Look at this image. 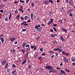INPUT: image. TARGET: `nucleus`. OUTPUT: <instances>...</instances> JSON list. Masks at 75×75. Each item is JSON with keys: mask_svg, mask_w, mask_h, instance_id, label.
<instances>
[{"mask_svg": "<svg viewBox=\"0 0 75 75\" xmlns=\"http://www.w3.org/2000/svg\"><path fill=\"white\" fill-rule=\"evenodd\" d=\"M30 17L31 18V20H34V19L33 18L34 17V14L33 13H31V14Z\"/></svg>", "mask_w": 75, "mask_h": 75, "instance_id": "nucleus-5", "label": "nucleus"}, {"mask_svg": "<svg viewBox=\"0 0 75 75\" xmlns=\"http://www.w3.org/2000/svg\"><path fill=\"white\" fill-rule=\"evenodd\" d=\"M37 30L38 31H41L42 30V27H40L39 28H37Z\"/></svg>", "mask_w": 75, "mask_h": 75, "instance_id": "nucleus-9", "label": "nucleus"}, {"mask_svg": "<svg viewBox=\"0 0 75 75\" xmlns=\"http://www.w3.org/2000/svg\"><path fill=\"white\" fill-rule=\"evenodd\" d=\"M27 10L28 11H30V8H29L28 9H27Z\"/></svg>", "mask_w": 75, "mask_h": 75, "instance_id": "nucleus-53", "label": "nucleus"}, {"mask_svg": "<svg viewBox=\"0 0 75 75\" xmlns=\"http://www.w3.org/2000/svg\"><path fill=\"white\" fill-rule=\"evenodd\" d=\"M20 1L22 3H24V1H22L21 0H20Z\"/></svg>", "mask_w": 75, "mask_h": 75, "instance_id": "nucleus-34", "label": "nucleus"}, {"mask_svg": "<svg viewBox=\"0 0 75 75\" xmlns=\"http://www.w3.org/2000/svg\"><path fill=\"white\" fill-rule=\"evenodd\" d=\"M61 11H64V8L62 7L61 8Z\"/></svg>", "mask_w": 75, "mask_h": 75, "instance_id": "nucleus-29", "label": "nucleus"}, {"mask_svg": "<svg viewBox=\"0 0 75 75\" xmlns=\"http://www.w3.org/2000/svg\"><path fill=\"white\" fill-rule=\"evenodd\" d=\"M52 43H53V44H57V42L56 41V40H54V41H53L52 42Z\"/></svg>", "mask_w": 75, "mask_h": 75, "instance_id": "nucleus-17", "label": "nucleus"}, {"mask_svg": "<svg viewBox=\"0 0 75 75\" xmlns=\"http://www.w3.org/2000/svg\"><path fill=\"white\" fill-rule=\"evenodd\" d=\"M54 20V19H50V21H49L52 24V23H53V20Z\"/></svg>", "mask_w": 75, "mask_h": 75, "instance_id": "nucleus-22", "label": "nucleus"}, {"mask_svg": "<svg viewBox=\"0 0 75 75\" xmlns=\"http://www.w3.org/2000/svg\"><path fill=\"white\" fill-rule=\"evenodd\" d=\"M69 16H72V14L71 13H70L69 14Z\"/></svg>", "mask_w": 75, "mask_h": 75, "instance_id": "nucleus-56", "label": "nucleus"}, {"mask_svg": "<svg viewBox=\"0 0 75 75\" xmlns=\"http://www.w3.org/2000/svg\"><path fill=\"white\" fill-rule=\"evenodd\" d=\"M69 37H70V35H68L67 36V38H69Z\"/></svg>", "mask_w": 75, "mask_h": 75, "instance_id": "nucleus-58", "label": "nucleus"}, {"mask_svg": "<svg viewBox=\"0 0 75 75\" xmlns=\"http://www.w3.org/2000/svg\"><path fill=\"white\" fill-rule=\"evenodd\" d=\"M49 52H50V54H51V53H54V52L52 51H49Z\"/></svg>", "mask_w": 75, "mask_h": 75, "instance_id": "nucleus-45", "label": "nucleus"}, {"mask_svg": "<svg viewBox=\"0 0 75 75\" xmlns=\"http://www.w3.org/2000/svg\"><path fill=\"white\" fill-rule=\"evenodd\" d=\"M37 55H38L37 52H36L34 55V57L35 58V57H36L37 56Z\"/></svg>", "mask_w": 75, "mask_h": 75, "instance_id": "nucleus-23", "label": "nucleus"}, {"mask_svg": "<svg viewBox=\"0 0 75 75\" xmlns=\"http://www.w3.org/2000/svg\"><path fill=\"white\" fill-rule=\"evenodd\" d=\"M24 25L25 26H27L28 25L27 23H24Z\"/></svg>", "mask_w": 75, "mask_h": 75, "instance_id": "nucleus-49", "label": "nucleus"}, {"mask_svg": "<svg viewBox=\"0 0 75 75\" xmlns=\"http://www.w3.org/2000/svg\"><path fill=\"white\" fill-rule=\"evenodd\" d=\"M29 0H26V4H28V2H29Z\"/></svg>", "mask_w": 75, "mask_h": 75, "instance_id": "nucleus-32", "label": "nucleus"}, {"mask_svg": "<svg viewBox=\"0 0 75 75\" xmlns=\"http://www.w3.org/2000/svg\"><path fill=\"white\" fill-rule=\"evenodd\" d=\"M53 29L54 30V31H55V32H57V29H56V28H53Z\"/></svg>", "mask_w": 75, "mask_h": 75, "instance_id": "nucleus-26", "label": "nucleus"}, {"mask_svg": "<svg viewBox=\"0 0 75 75\" xmlns=\"http://www.w3.org/2000/svg\"><path fill=\"white\" fill-rule=\"evenodd\" d=\"M10 15H9V16L8 17V18H9V20H11V13H10Z\"/></svg>", "mask_w": 75, "mask_h": 75, "instance_id": "nucleus-19", "label": "nucleus"}, {"mask_svg": "<svg viewBox=\"0 0 75 75\" xmlns=\"http://www.w3.org/2000/svg\"><path fill=\"white\" fill-rule=\"evenodd\" d=\"M50 31H51V32H53V31H54V30H53L52 29H50Z\"/></svg>", "mask_w": 75, "mask_h": 75, "instance_id": "nucleus-61", "label": "nucleus"}, {"mask_svg": "<svg viewBox=\"0 0 75 75\" xmlns=\"http://www.w3.org/2000/svg\"><path fill=\"white\" fill-rule=\"evenodd\" d=\"M69 72H70V70H67V72H68V73Z\"/></svg>", "mask_w": 75, "mask_h": 75, "instance_id": "nucleus-62", "label": "nucleus"}, {"mask_svg": "<svg viewBox=\"0 0 75 75\" xmlns=\"http://www.w3.org/2000/svg\"><path fill=\"white\" fill-rule=\"evenodd\" d=\"M42 58V56H40V57H39L38 59H41Z\"/></svg>", "mask_w": 75, "mask_h": 75, "instance_id": "nucleus-41", "label": "nucleus"}, {"mask_svg": "<svg viewBox=\"0 0 75 75\" xmlns=\"http://www.w3.org/2000/svg\"><path fill=\"white\" fill-rule=\"evenodd\" d=\"M37 47L35 46L33 49L34 50H35L37 49Z\"/></svg>", "mask_w": 75, "mask_h": 75, "instance_id": "nucleus-54", "label": "nucleus"}, {"mask_svg": "<svg viewBox=\"0 0 75 75\" xmlns=\"http://www.w3.org/2000/svg\"><path fill=\"white\" fill-rule=\"evenodd\" d=\"M57 35L56 34H54V35H53V34H52L51 35V37H52V38H54V37H55Z\"/></svg>", "mask_w": 75, "mask_h": 75, "instance_id": "nucleus-8", "label": "nucleus"}, {"mask_svg": "<svg viewBox=\"0 0 75 75\" xmlns=\"http://www.w3.org/2000/svg\"><path fill=\"white\" fill-rule=\"evenodd\" d=\"M59 48L54 49V51H58Z\"/></svg>", "mask_w": 75, "mask_h": 75, "instance_id": "nucleus-31", "label": "nucleus"}, {"mask_svg": "<svg viewBox=\"0 0 75 75\" xmlns=\"http://www.w3.org/2000/svg\"><path fill=\"white\" fill-rule=\"evenodd\" d=\"M5 66L8 67V63H7L5 64Z\"/></svg>", "mask_w": 75, "mask_h": 75, "instance_id": "nucleus-57", "label": "nucleus"}, {"mask_svg": "<svg viewBox=\"0 0 75 75\" xmlns=\"http://www.w3.org/2000/svg\"><path fill=\"white\" fill-rule=\"evenodd\" d=\"M35 45H34L33 46H31V48H32V49H33V48H34V47H35Z\"/></svg>", "mask_w": 75, "mask_h": 75, "instance_id": "nucleus-40", "label": "nucleus"}, {"mask_svg": "<svg viewBox=\"0 0 75 75\" xmlns=\"http://www.w3.org/2000/svg\"><path fill=\"white\" fill-rule=\"evenodd\" d=\"M48 3V1H45L44 2V4H47Z\"/></svg>", "mask_w": 75, "mask_h": 75, "instance_id": "nucleus-20", "label": "nucleus"}, {"mask_svg": "<svg viewBox=\"0 0 75 75\" xmlns=\"http://www.w3.org/2000/svg\"><path fill=\"white\" fill-rule=\"evenodd\" d=\"M72 65H75V62L73 63H72Z\"/></svg>", "mask_w": 75, "mask_h": 75, "instance_id": "nucleus-64", "label": "nucleus"}, {"mask_svg": "<svg viewBox=\"0 0 75 75\" xmlns=\"http://www.w3.org/2000/svg\"><path fill=\"white\" fill-rule=\"evenodd\" d=\"M41 27V25H36L35 27V29H37V28H38V27Z\"/></svg>", "mask_w": 75, "mask_h": 75, "instance_id": "nucleus-15", "label": "nucleus"}, {"mask_svg": "<svg viewBox=\"0 0 75 75\" xmlns=\"http://www.w3.org/2000/svg\"><path fill=\"white\" fill-rule=\"evenodd\" d=\"M25 47H28V48H30V45H29L28 44L26 45L25 46Z\"/></svg>", "mask_w": 75, "mask_h": 75, "instance_id": "nucleus-27", "label": "nucleus"}, {"mask_svg": "<svg viewBox=\"0 0 75 75\" xmlns=\"http://www.w3.org/2000/svg\"><path fill=\"white\" fill-rule=\"evenodd\" d=\"M50 71L52 72H54V73H57V71L55 70V69H51Z\"/></svg>", "mask_w": 75, "mask_h": 75, "instance_id": "nucleus-6", "label": "nucleus"}, {"mask_svg": "<svg viewBox=\"0 0 75 75\" xmlns=\"http://www.w3.org/2000/svg\"><path fill=\"white\" fill-rule=\"evenodd\" d=\"M71 61L72 62H75V58L74 57H72L71 58Z\"/></svg>", "mask_w": 75, "mask_h": 75, "instance_id": "nucleus-10", "label": "nucleus"}, {"mask_svg": "<svg viewBox=\"0 0 75 75\" xmlns=\"http://www.w3.org/2000/svg\"><path fill=\"white\" fill-rule=\"evenodd\" d=\"M16 71L14 70L13 71H12L11 73V74L12 75H14L15 73H16Z\"/></svg>", "mask_w": 75, "mask_h": 75, "instance_id": "nucleus-25", "label": "nucleus"}, {"mask_svg": "<svg viewBox=\"0 0 75 75\" xmlns=\"http://www.w3.org/2000/svg\"><path fill=\"white\" fill-rule=\"evenodd\" d=\"M57 24H53V26L54 27H56V26H57Z\"/></svg>", "mask_w": 75, "mask_h": 75, "instance_id": "nucleus-38", "label": "nucleus"}, {"mask_svg": "<svg viewBox=\"0 0 75 75\" xmlns=\"http://www.w3.org/2000/svg\"><path fill=\"white\" fill-rule=\"evenodd\" d=\"M49 2H50V3H51L52 4H53V3H54V2H53V1H52V0H49Z\"/></svg>", "mask_w": 75, "mask_h": 75, "instance_id": "nucleus-24", "label": "nucleus"}, {"mask_svg": "<svg viewBox=\"0 0 75 75\" xmlns=\"http://www.w3.org/2000/svg\"><path fill=\"white\" fill-rule=\"evenodd\" d=\"M25 31H26V29H24L22 30V31H23V32H25Z\"/></svg>", "mask_w": 75, "mask_h": 75, "instance_id": "nucleus-48", "label": "nucleus"}, {"mask_svg": "<svg viewBox=\"0 0 75 75\" xmlns=\"http://www.w3.org/2000/svg\"><path fill=\"white\" fill-rule=\"evenodd\" d=\"M4 13L6 15H7L8 14V12L7 11H4Z\"/></svg>", "mask_w": 75, "mask_h": 75, "instance_id": "nucleus-13", "label": "nucleus"}, {"mask_svg": "<svg viewBox=\"0 0 75 75\" xmlns=\"http://www.w3.org/2000/svg\"><path fill=\"white\" fill-rule=\"evenodd\" d=\"M0 40H1L2 42H4V38L3 37H1L0 38Z\"/></svg>", "mask_w": 75, "mask_h": 75, "instance_id": "nucleus-12", "label": "nucleus"}, {"mask_svg": "<svg viewBox=\"0 0 75 75\" xmlns=\"http://www.w3.org/2000/svg\"><path fill=\"white\" fill-rule=\"evenodd\" d=\"M12 66L13 68H15V67H16V65L14 64H13L12 65Z\"/></svg>", "mask_w": 75, "mask_h": 75, "instance_id": "nucleus-37", "label": "nucleus"}, {"mask_svg": "<svg viewBox=\"0 0 75 75\" xmlns=\"http://www.w3.org/2000/svg\"><path fill=\"white\" fill-rule=\"evenodd\" d=\"M60 71L61 72L60 73V74L61 75H65V73L64 71L61 70Z\"/></svg>", "mask_w": 75, "mask_h": 75, "instance_id": "nucleus-2", "label": "nucleus"}, {"mask_svg": "<svg viewBox=\"0 0 75 75\" xmlns=\"http://www.w3.org/2000/svg\"><path fill=\"white\" fill-rule=\"evenodd\" d=\"M40 51H41V52H42V51L43 50V49L42 48H41L40 49Z\"/></svg>", "mask_w": 75, "mask_h": 75, "instance_id": "nucleus-43", "label": "nucleus"}, {"mask_svg": "<svg viewBox=\"0 0 75 75\" xmlns=\"http://www.w3.org/2000/svg\"><path fill=\"white\" fill-rule=\"evenodd\" d=\"M62 30L64 31V32H65V33H67V30L65 29L64 28H62Z\"/></svg>", "mask_w": 75, "mask_h": 75, "instance_id": "nucleus-14", "label": "nucleus"}, {"mask_svg": "<svg viewBox=\"0 0 75 75\" xmlns=\"http://www.w3.org/2000/svg\"><path fill=\"white\" fill-rule=\"evenodd\" d=\"M56 69H59V70L61 69V68H59V67H57Z\"/></svg>", "mask_w": 75, "mask_h": 75, "instance_id": "nucleus-50", "label": "nucleus"}, {"mask_svg": "<svg viewBox=\"0 0 75 75\" xmlns=\"http://www.w3.org/2000/svg\"><path fill=\"white\" fill-rule=\"evenodd\" d=\"M42 55H43V56H45V55H46V54L45 53H43L42 54Z\"/></svg>", "mask_w": 75, "mask_h": 75, "instance_id": "nucleus-44", "label": "nucleus"}, {"mask_svg": "<svg viewBox=\"0 0 75 75\" xmlns=\"http://www.w3.org/2000/svg\"><path fill=\"white\" fill-rule=\"evenodd\" d=\"M59 51V52H62V49H60L59 48V49L58 50Z\"/></svg>", "mask_w": 75, "mask_h": 75, "instance_id": "nucleus-30", "label": "nucleus"}, {"mask_svg": "<svg viewBox=\"0 0 75 75\" xmlns=\"http://www.w3.org/2000/svg\"><path fill=\"white\" fill-rule=\"evenodd\" d=\"M5 20L6 21H8V17H7L5 18Z\"/></svg>", "mask_w": 75, "mask_h": 75, "instance_id": "nucleus-28", "label": "nucleus"}, {"mask_svg": "<svg viewBox=\"0 0 75 75\" xmlns=\"http://www.w3.org/2000/svg\"><path fill=\"white\" fill-rule=\"evenodd\" d=\"M64 62H66V63H68V59L66 58V57H64Z\"/></svg>", "mask_w": 75, "mask_h": 75, "instance_id": "nucleus-3", "label": "nucleus"}, {"mask_svg": "<svg viewBox=\"0 0 75 75\" xmlns=\"http://www.w3.org/2000/svg\"><path fill=\"white\" fill-rule=\"evenodd\" d=\"M17 11H18L17 10H16L15 11H14L15 12V13H16V14L18 13V12Z\"/></svg>", "mask_w": 75, "mask_h": 75, "instance_id": "nucleus-35", "label": "nucleus"}, {"mask_svg": "<svg viewBox=\"0 0 75 75\" xmlns=\"http://www.w3.org/2000/svg\"><path fill=\"white\" fill-rule=\"evenodd\" d=\"M34 5V3H32L31 4V5L32 6H33Z\"/></svg>", "mask_w": 75, "mask_h": 75, "instance_id": "nucleus-60", "label": "nucleus"}, {"mask_svg": "<svg viewBox=\"0 0 75 75\" xmlns=\"http://www.w3.org/2000/svg\"><path fill=\"white\" fill-rule=\"evenodd\" d=\"M3 34L2 33L1 35H0V38L1 37H3Z\"/></svg>", "mask_w": 75, "mask_h": 75, "instance_id": "nucleus-46", "label": "nucleus"}, {"mask_svg": "<svg viewBox=\"0 0 75 75\" xmlns=\"http://www.w3.org/2000/svg\"><path fill=\"white\" fill-rule=\"evenodd\" d=\"M14 43L15 44H17L18 43V42L17 41L14 42Z\"/></svg>", "mask_w": 75, "mask_h": 75, "instance_id": "nucleus-51", "label": "nucleus"}, {"mask_svg": "<svg viewBox=\"0 0 75 75\" xmlns=\"http://www.w3.org/2000/svg\"><path fill=\"white\" fill-rule=\"evenodd\" d=\"M63 65V64H62V62H61V63L60 64V67H61V66H62Z\"/></svg>", "mask_w": 75, "mask_h": 75, "instance_id": "nucleus-47", "label": "nucleus"}, {"mask_svg": "<svg viewBox=\"0 0 75 75\" xmlns=\"http://www.w3.org/2000/svg\"><path fill=\"white\" fill-rule=\"evenodd\" d=\"M16 18H17L18 19L20 18V16L19 15H18V16H16Z\"/></svg>", "mask_w": 75, "mask_h": 75, "instance_id": "nucleus-42", "label": "nucleus"}, {"mask_svg": "<svg viewBox=\"0 0 75 75\" xmlns=\"http://www.w3.org/2000/svg\"><path fill=\"white\" fill-rule=\"evenodd\" d=\"M10 41H12V42L14 41V40H16V38H11L10 39Z\"/></svg>", "mask_w": 75, "mask_h": 75, "instance_id": "nucleus-7", "label": "nucleus"}, {"mask_svg": "<svg viewBox=\"0 0 75 75\" xmlns=\"http://www.w3.org/2000/svg\"><path fill=\"white\" fill-rule=\"evenodd\" d=\"M23 6H21L20 7V8L19 9V10L21 11V10H23Z\"/></svg>", "mask_w": 75, "mask_h": 75, "instance_id": "nucleus-18", "label": "nucleus"}, {"mask_svg": "<svg viewBox=\"0 0 75 75\" xmlns=\"http://www.w3.org/2000/svg\"><path fill=\"white\" fill-rule=\"evenodd\" d=\"M45 68H46V69H49V70H50V69H53L52 67L51 66H47L45 67Z\"/></svg>", "mask_w": 75, "mask_h": 75, "instance_id": "nucleus-1", "label": "nucleus"}, {"mask_svg": "<svg viewBox=\"0 0 75 75\" xmlns=\"http://www.w3.org/2000/svg\"><path fill=\"white\" fill-rule=\"evenodd\" d=\"M41 25L42 26V25H43V26H45V24H44L43 23L41 24Z\"/></svg>", "mask_w": 75, "mask_h": 75, "instance_id": "nucleus-59", "label": "nucleus"}, {"mask_svg": "<svg viewBox=\"0 0 75 75\" xmlns=\"http://www.w3.org/2000/svg\"><path fill=\"white\" fill-rule=\"evenodd\" d=\"M59 22H60V23H62V20H60V21H59Z\"/></svg>", "mask_w": 75, "mask_h": 75, "instance_id": "nucleus-63", "label": "nucleus"}, {"mask_svg": "<svg viewBox=\"0 0 75 75\" xmlns=\"http://www.w3.org/2000/svg\"><path fill=\"white\" fill-rule=\"evenodd\" d=\"M26 62V59L23 61L22 63V65H23L24 64H25Z\"/></svg>", "mask_w": 75, "mask_h": 75, "instance_id": "nucleus-21", "label": "nucleus"}, {"mask_svg": "<svg viewBox=\"0 0 75 75\" xmlns=\"http://www.w3.org/2000/svg\"><path fill=\"white\" fill-rule=\"evenodd\" d=\"M0 6L1 7H4L5 6L4 5V4H1L0 5Z\"/></svg>", "mask_w": 75, "mask_h": 75, "instance_id": "nucleus-39", "label": "nucleus"}, {"mask_svg": "<svg viewBox=\"0 0 75 75\" xmlns=\"http://www.w3.org/2000/svg\"><path fill=\"white\" fill-rule=\"evenodd\" d=\"M1 63L2 65H4L6 64V61L5 60H3Z\"/></svg>", "mask_w": 75, "mask_h": 75, "instance_id": "nucleus-4", "label": "nucleus"}, {"mask_svg": "<svg viewBox=\"0 0 75 75\" xmlns=\"http://www.w3.org/2000/svg\"><path fill=\"white\" fill-rule=\"evenodd\" d=\"M54 57V55H53L51 57V58H53Z\"/></svg>", "mask_w": 75, "mask_h": 75, "instance_id": "nucleus-55", "label": "nucleus"}, {"mask_svg": "<svg viewBox=\"0 0 75 75\" xmlns=\"http://www.w3.org/2000/svg\"><path fill=\"white\" fill-rule=\"evenodd\" d=\"M60 38L61 40H62L63 41H65V40L63 38V36H60Z\"/></svg>", "mask_w": 75, "mask_h": 75, "instance_id": "nucleus-11", "label": "nucleus"}, {"mask_svg": "<svg viewBox=\"0 0 75 75\" xmlns=\"http://www.w3.org/2000/svg\"><path fill=\"white\" fill-rule=\"evenodd\" d=\"M28 17L27 16H25L24 17V19L25 20H27L28 19Z\"/></svg>", "mask_w": 75, "mask_h": 75, "instance_id": "nucleus-16", "label": "nucleus"}, {"mask_svg": "<svg viewBox=\"0 0 75 75\" xmlns=\"http://www.w3.org/2000/svg\"><path fill=\"white\" fill-rule=\"evenodd\" d=\"M26 43H25V42H24L23 43V46H25V45H26Z\"/></svg>", "mask_w": 75, "mask_h": 75, "instance_id": "nucleus-33", "label": "nucleus"}, {"mask_svg": "<svg viewBox=\"0 0 75 75\" xmlns=\"http://www.w3.org/2000/svg\"><path fill=\"white\" fill-rule=\"evenodd\" d=\"M62 54H63V55H65V54H66V53L64 51H63L62 52Z\"/></svg>", "mask_w": 75, "mask_h": 75, "instance_id": "nucleus-36", "label": "nucleus"}, {"mask_svg": "<svg viewBox=\"0 0 75 75\" xmlns=\"http://www.w3.org/2000/svg\"><path fill=\"white\" fill-rule=\"evenodd\" d=\"M58 47H59V48H62V47H61V46L59 45H58Z\"/></svg>", "mask_w": 75, "mask_h": 75, "instance_id": "nucleus-52", "label": "nucleus"}]
</instances>
